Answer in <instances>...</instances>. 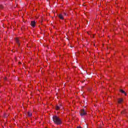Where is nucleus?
Masks as SVG:
<instances>
[{
	"instance_id": "obj_1",
	"label": "nucleus",
	"mask_w": 128,
	"mask_h": 128,
	"mask_svg": "<svg viewBox=\"0 0 128 128\" xmlns=\"http://www.w3.org/2000/svg\"><path fill=\"white\" fill-rule=\"evenodd\" d=\"M53 120L56 124L60 125L62 124V119L60 118V117L54 116L52 117Z\"/></svg>"
},
{
	"instance_id": "obj_2",
	"label": "nucleus",
	"mask_w": 128,
	"mask_h": 128,
	"mask_svg": "<svg viewBox=\"0 0 128 128\" xmlns=\"http://www.w3.org/2000/svg\"><path fill=\"white\" fill-rule=\"evenodd\" d=\"M86 111L84 110V109H81L80 112V114L82 116H86Z\"/></svg>"
},
{
	"instance_id": "obj_3",
	"label": "nucleus",
	"mask_w": 128,
	"mask_h": 128,
	"mask_svg": "<svg viewBox=\"0 0 128 128\" xmlns=\"http://www.w3.org/2000/svg\"><path fill=\"white\" fill-rule=\"evenodd\" d=\"M64 108V107H62V105H60V106H56V110H62Z\"/></svg>"
},
{
	"instance_id": "obj_4",
	"label": "nucleus",
	"mask_w": 128,
	"mask_h": 128,
	"mask_svg": "<svg viewBox=\"0 0 128 128\" xmlns=\"http://www.w3.org/2000/svg\"><path fill=\"white\" fill-rule=\"evenodd\" d=\"M58 17L59 18H60V20H64V15H62V14H59V15L58 16Z\"/></svg>"
},
{
	"instance_id": "obj_5",
	"label": "nucleus",
	"mask_w": 128,
	"mask_h": 128,
	"mask_svg": "<svg viewBox=\"0 0 128 128\" xmlns=\"http://www.w3.org/2000/svg\"><path fill=\"white\" fill-rule=\"evenodd\" d=\"M122 102H124V100L122 98L118 99V104H122Z\"/></svg>"
},
{
	"instance_id": "obj_6",
	"label": "nucleus",
	"mask_w": 128,
	"mask_h": 128,
	"mask_svg": "<svg viewBox=\"0 0 128 128\" xmlns=\"http://www.w3.org/2000/svg\"><path fill=\"white\" fill-rule=\"evenodd\" d=\"M31 26H32V28H34V26H36V21H32Z\"/></svg>"
},
{
	"instance_id": "obj_7",
	"label": "nucleus",
	"mask_w": 128,
	"mask_h": 128,
	"mask_svg": "<svg viewBox=\"0 0 128 128\" xmlns=\"http://www.w3.org/2000/svg\"><path fill=\"white\" fill-rule=\"evenodd\" d=\"M16 44H18V46H20V40H18V38H16Z\"/></svg>"
},
{
	"instance_id": "obj_8",
	"label": "nucleus",
	"mask_w": 128,
	"mask_h": 128,
	"mask_svg": "<svg viewBox=\"0 0 128 128\" xmlns=\"http://www.w3.org/2000/svg\"><path fill=\"white\" fill-rule=\"evenodd\" d=\"M120 92H122V94H125V96H126V92H124V90H120Z\"/></svg>"
},
{
	"instance_id": "obj_9",
	"label": "nucleus",
	"mask_w": 128,
	"mask_h": 128,
	"mask_svg": "<svg viewBox=\"0 0 128 128\" xmlns=\"http://www.w3.org/2000/svg\"><path fill=\"white\" fill-rule=\"evenodd\" d=\"M28 116H32V114L31 112H28Z\"/></svg>"
},
{
	"instance_id": "obj_10",
	"label": "nucleus",
	"mask_w": 128,
	"mask_h": 128,
	"mask_svg": "<svg viewBox=\"0 0 128 128\" xmlns=\"http://www.w3.org/2000/svg\"><path fill=\"white\" fill-rule=\"evenodd\" d=\"M0 8H4L2 5H0Z\"/></svg>"
},
{
	"instance_id": "obj_11",
	"label": "nucleus",
	"mask_w": 128,
	"mask_h": 128,
	"mask_svg": "<svg viewBox=\"0 0 128 128\" xmlns=\"http://www.w3.org/2000/svg\"><path fill=\"white\" fill-rule=\"evenodd\" d=\"M64 16H68V14L66 12L64 13Z\"/></svg>"
}]
</instances>
